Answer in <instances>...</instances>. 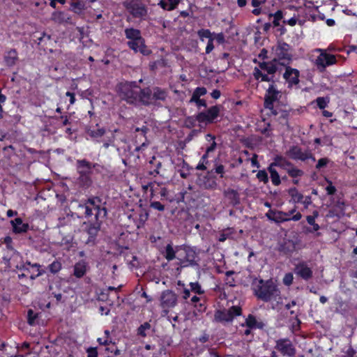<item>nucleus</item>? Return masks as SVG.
<instances>
[{"mask_svg": "<svg viewBox=\"0 0 357 357\" xmlns=\"http://www.w3.org/2000/svg\"><path fill=\"white\" fill-rule=\"evenodd\" d=\"M280 91L272 83L269 85L264 97V107L270 110L273 109V102L279 99Z\"/></svg>", "mask_w": 357, "mask_h": 357, "instance_id": "12", "label": "nucleus"}, {"mask_svg": "<svg viewBox=\"0 0 357 357\" xmlns=\"http://www.w3.org/2000/svg\"><path fill=\"white\" fill-rule=\"evenodd\" d=\"M256 176H257V178H258V180L259 181H261V182H263L264 183H267L268 182V174L266 172V170H264V169L259 170L257 172Z\"/></svg>", "mask_w": 357, "mask_h": 357, "instance_id": "46", "label": "nucleus"}, {"mask_svg": "<svg viewBox=\"0 0 357 357\" xmlns=\"http://www.w3.org/2000/svg\"><path fill=\"white\" fill-rule=\"evenodd\" d=\"M258 155L257 154H253L252 157L250 158L251 165L252 167H259V163L257 160Z\"/></svg>", "mask_w": 357, "mask_h": 357, "instance_id": "64", "label": "nucleus"}, {"mask_svg": "<svg viewBox=\"0 0 357 357\" xmlns=\"http://www.w3.org/2000/svg\"><path fill=\"white\" fill-rule=\"evenodd\" d=\"M75 214L72 213L71 215L68 214L66 217L63 218V219H59V225L63 226L66 224H67L71 218L74 217Z\"/></svg>", "mask_w": 357, "mask_h": 357, "instance_id": "61", "label": "nucleus"}, {"mask_svg": "<svg viewBox=\"0 0 357 357\" xmlns=\"http://www.w3.org/2000/svg\"><path fill=\"white\" fill-rule=\"evenodd\" d=\"M270 165H271L273 167H279L280 168H282L286 172H287V169H289L293 164L287 160L285 158L281 156V155H276L274 158L273 162H271Z\"/></svg>", "mask_w": 357, "mask_h": 357, "instance_id": "25", "label": "nucleus"}, {"mask_svg": "<svg viewBox=\"0 0 357 357\" xmlns=\"http://www.w3.org/2000/svg\"><path fill=\"white\" fill-rule=\"evenodd\" d=\"M241 307L234 305L227 310H218L215 313V321L221 323L231 322L234 317L241 314Z\"/></svg>", "mask_w": 357, "mask_h": 357, "instance_id": "6", "label": "nucleus"}, {"mask_svg": "<svg viewBox=\"0 0 357 357\" xmlns=\"http://www.w3.org/2000/svg\"><path fill=\"white\" fill-rule=\"evenodd\" d=\"M220 112V107L217 105L210 107L207 111L199 113L196 119L200 123H211L216 119Z\"/></svg>", "mask_w": 357, "mask_h": 357, "instance_id": "14", "label": "nucleus"}, {"mask_svg": "<svg viewBox=\"0 0 357 357\" xmlns=\"http://www.w3.org/2000/svg\"><path fill=\"white\" fill-rule=\"evenodd\" d=\"M328 102L329 100L328 98L318 97L316 99L317 105L321 109H325L327 107Z\"/></svg>", "mask_w": 357, "mask_h": 357, "instance_id": "45", "label": "nucleus"}, {"mask_svg": "<svg viewBox=\"0 0 357 357\" xmlns=\"http://www.w3.org/2000/svg\"><path fill=\"white\" fill-rule=\"evenodd\" d=\"M231 234V232L230 231L229 229H227V230H224L219 236L218 241L220 242H224L225 241L229 236Z\"/></svg>", "mask_w": 357, "mask_h": 357, "instance_id": "50", "label": "nucleus"}, {"mask_svg": "<svg viewBox=\"0 0 357 357\" xmlns=\"http://www.w3.org/2000/svg\"><path fill=\"white\" fill-rule=\"evenodd\" d=\"M278 250L283 255H291L296 250V243L292 240H284L280 244Z\"/></svg>", "mask_w": 357, "mask_h": 357, "instance_id": "22", "label": "nucleus"}, {"mask_svg": "<svg viewBox=\"0 0 357 357\" xmlns=\"http://www.w3.org/2000/svg\"><path fill=\"white\" fill-rule=\"evenodd\" d=\"M259 67L268 75H273L277 70L275 66L270 63L262 62L259 64Z\"/></svg>", "mask_w": 357, "mask_h": 357, "instance_id": "36", "label": "nucleus"}, {"mask_svg": "<svg viewBox=\"0 0 357 357\" xmlns=\"http://www.w3.org/2000/svg\"><path fill=\"white\" fill-rule=\"evenodd\" d=\"M200 300L201 299L199 297L194 296L190 299V303L194 305V307L197 308L198 312H203L206 310V306L203 303H198L200 301Z\"/></svg>", "mask_w": 357, "mask_h": 357, "instance_id": "37", "label": "nucleus"}, {"mask_svg": "<svg viewBox=\"0 0 357 357\" xmlns=\"http://www.w3.org/2000/svg\"><path fill=\"white\" fill-rule=\"evenodd\" d=\"M150 206L159 211H163L165 210V206L162 204L160 202L157 201L151 202L150 204Z\"/></svg>", "mask_w": 357, "mask_h": 357, "instance_id": "52", "label": "nucleus"}, {"mask_svg": "<svg viewBox=\"0 0 357 357\" xmlns=\"http://www.w3.org/2000/svg\"><path fill=\"white\" fill-rule=\"evenodd\" d=\"M38 314L35 313L33 310L29 309L27 312V321L29 325L33 326L36 323Z\"/></svg>", "mask_w": 357, "mask_h": 357, "instance_id": "42", "label": "nucleus"}, {"mask_svg": "<svg viewBox=\"0 0 357 357\" xmlns=\"http://www.w3.org/2000/svg\"><path fill=\"white\" fill-rule=\"evenodd\" d=\"M283 76L290 84H296L299 82V72L296 69L287 68Z\"/></svg>", "mask_w": 357, "mask_h": 357, "instance_id": "24", "label": "nucleus"}, {"mask_svg": "<svg viewBox=\"0 0 357 357\" xmlns=\"http://www.w3.org/2000/svg\"><path fill=\"white\" fill-rule=\"evenodd\" d=\"M228 196L233 199L234 204L239 202V197L238 192L234 190H229L227 192Z\"/></svg>", "mask_w": 357, "mask_h": 357, "instance_id": "48", "label": "nucleus"}, {"mask_svg": "<svg viewBox=\"0 0 357 357\" xmlns=\"http://www.w3.org/2000/svg\"><path fill=\"white\" fill-rule=\"evenodd\" d=\"M289 194L294 203H300L303 199V195L300 193L296 188H292L289 190Z\"/></svg>", "mask_w": 357, "mask_h": 357, "instance_id": "34", "label": "nucleus"}, {"mask_svg": "<svg viewBox=\"0 0 357 357\" xmlns=\"http://www.w3.org/2000/svg\"><path fill=\"white\" fill-rule=\"evenodd\" d=\"M10 224L13 226V231L15 234L24 233L29 229V225L27 223H23L22 219L20 218L12 220Z\"/></svg>", "mask_w": 357, "mask_h": 357, "instance_id": "23", "label": "nucleus"}, {"mask_svg": "<svg viewBox=\"0 0 357 357\" xmlns=\"http://www.w3.org/2000/svg\"><path fill=\"white\" fill-rule=\"evenodd\" d=\"M275 349L284 356L294 357L296 349L291 341L288 338H281L275 342Z\"/></svg>", "mask_w": 357, "mask_h": 357, "instance_id": "10", "label": "nucleus"}, {"mask_svg": "<svg viewBox=\"0 0 357 357\" xmlns=\"http://www.w3.org/2000/svg\"><path fill=\"white\" fill-rule=\"evenodd\" d=\"M217 183L216 181L214 180V179H211V180H208L205 183H204V188L206 189H215L217 187Z\"/></svg>", "mask_w": 357, "mask_h": 357, "instance_id": "54", "label": "nucleus"}, {"mask_svg": "<svg viewBox=\"0 0 357 357\" xmlns=\"http://www.w3.org/2000/svg\"><path fill=\"white\" fill-rule=\"evenodd\" d=\"M271 16L273 17V24L274 26H278L280 25V20L283 17V14L281 10H278L274 14L271 15Z\"/></svg>", "mask_w": 357, "mask_h": 357, "instance_id": "47", "label": "nucleus"}, {"mask_svg": "<svg viewBox=\"0 0 357 357\" xmlns=\"http://www.w3.org/2000/svg\"><path fill=\"white\" fill-rule=\"evenodd\" d=\"M86 263L84 261L82 260L75 264L73 275L77 278H81L86 274Z\"/></svg>", "mask_w": 357, "mask_h": 357, "instance_id": "26", "label": "nucleus"}, {"mask_svg": "<svg viewBox=\"0 0 357 357\" xmlns=\"http://www.w3.org/2000/svg\"><path fill=\"white\" fill-rule=\"evenodd\" d=\"M266 216L269 220L278 223L290 220L289 214L282 211H273L271 210L266 213Z\"/></svg>", "mask_w": 357, "mask_h": 357, "instance_id": "21", "label": "nucleus"}, {"mask_svg": "<svg viewBox=\"0 0 357 357\" xmlns=\"http://www.w3.org/2000/svg\"><path fill=\"white\" fill-rule=\"evenodd\" d=\"M96 166H98V164H92L85 159L77 160L76 161V169L79 175L77 180L80 186L88 188L91 185L93 169Z\"/></svg>", "mask_w": 357, "mask_h": 357, "instance_id": "3", "label": "nucleus"}, {"mask_svg": "<svg viewBox=\"0 0 357 357\" xmlns=\"http://www.w3.org/2000/svg\"><path fill=\"white\" fill-rule=\"evenodd\" d=\"M216 145H217L216 143H213L206 147V153L202 155V157L200 160V162H204L205 164H206L208 162L207 158L208 157V155L210 153L215 151V149L216 148Z\"/></svg>", "mask_w": 357, "mask_h": 357, "instance_id": "39", "label": "nucleus"}, {"mask_svg": "<svg viewBox=\"0 0 357 357\" xmlns=\"http://www.w3.org/2000/svg\"><path fill=\"white\" fill-rule=\"evenodd\" d=\"M213 37L219 44H223L225 42V36L222 33H213Z\"/></svg>", "mask_w": 357, "mask_h": 357, "instance_id": "53", "label": "nucleus"}, {"mask_svg": "<svg viewBox=\"0 0 357 357\" xmlns=\"http://www.w3.org/2000/svg\"><path fill=\"white\" fill-rule=\"evenodd\" d=\"M177 250L178 247H176V250H175L172 246V244L169 243L165 247L163 255L168 261H172L176 258V252H177Z\"/></svg>", "mask_w": 357, "mask_h": 357, "instance_id": "31", "label": "nucleus"}, {"mask_svg": "<svg viewBox=\"0 0 357 357\" xmlns=\"http://www.w3.org/2000/svg\"><path fill=\"white\" fill-rule=\"evenodd\" d=\"M61 264L59 261H54L52 264L48 266L49 271L53 273H57L61 269Z\"/></svg>", "mask_w": 357, "mask_h": 357, "instance_id": "43", "label": "nucleus"}, {"mask_svg": "<svg viewBox=\"0 0 357 357\" xmlns=\"http://www.w3.org/2000/svg\"><path fill=\"white\" fill-rule=\"evenodd\" d=\"M178 3L179 0H160L158 5L165 10H173Z\"/></svg>", "mask_w": 357, "mask_h": 357, "instance_id": "30", "label": "nucleus"}, {"mask_svg": "<svg viewBox=\"0 0 357 357\" xmlns=\"http://www.w3.org/2000/svg\"><path fill=\"white\" fill-rule=\"evenodd\" d=\"M252 289L257 298L264 302L280 303V291L272 280H264L255 278L252 282Z\"/></svg>", "mask_w": 357, "mask_h": 357, "instance_id": "2", "label": "nucleus"}, {"mask_svg": "<svg viewBox=\"0 0 357 357\" xmlns=\"http://www.w3.org/2000/svg\"><path fill=\"white\" fill-rule=\"evenodd\" d=\"M268 171L271 174L272 183L275 186L279 185L281 183L280 175L276 171V169L274 168V167H273L271 165H269L268 167Z\"/></svg>", "mask_w": 357, "mask_h": 357, "instance_id": "32", "label": "nucleus"}, {"mask_svg": "<svg viewBox=\"0 0 357 357\" xmlns=\"http://www.w3.org/2000/svg\"><path fill=\"white\" fill-rule=\"evenodd\" d=\"M87 357H98V352L96 348L90 347L86 350Z\"/></svg>", "mask_w": 357, "mask_h": 357, "instance_id": "62", "label": "nucleus"}, {"mask_svg": "<svg viewBox=\"0 0 357 357\" xmlns=\"http://www.w3.org/2000/svg\"><path fill=\"white\" fill-rule=\"evenodd\" d=\"M273 50L275 55L274 60L279 61L282 65L288 63L291 59L290 46L286 43H278Z\"/></svg>", "mask_w": 357, "mask_h": 357, "instance_id": "7", "label": "nucleus"}, {"mask_svg": "<svg viewBox=\"0 0 357 357\" xmlns=\"http://www.w3.org/2000/svg\"><path fill=\"white\" fill-rule=\"evenodd\" d=\"M293 280H294L293 274L291 273H288L284 275L282 281H283L284 284H285L287 286H289L292 284Z\"/></svg>", "mask_w": 357, "mask_h": 357, "instance_id": "49", "label": "nucleus"}, {"mask_svg": "<svg viewBox=\"0 0 357 357\" xmlns=\"http://www.w3.org/2000/svg\"><path fill=\"white\" fill-rule=\"evenodd\" d=\"M177 295L171 290H165L161 293L160 297V307L165 314L169 312V309L174 307L177 304Z\"/></svg>", "mask_w": 357, "mask_h": 357, "instance_id": "8", "label": "nucleus"}, {"mask_svg": "<svg viewBox=\"0 0 357 357\" xmlns=\"http://www.w3.org/2000/svg\"><path fill=\"white\" fill-rule=\"evenodd\" d=\"M319 215V213L317 211H314L313 212V215H308L307 216V222L309 225H313L314 222H315V219L318 217Z\"/></svg>", "mask_w": 357, "mask_h": 357, "instance_id": "58", "label": "nucleus"}, {"mask_svg": "<svg viewBox=\"0 0 357 357\" xmlns=\"http://www.w3.org/2000/svg\"><path fill=\"white\" fill-rule=\"evenodd\" d=\"M287 172L289 176L293 178L301 177L304 174L303 170L298 169L294 165L289 169H287Z\"/></svg>", "mask_w": 357, "mask_h": 357, "instance_id": "38", "label": "nucleus"}, {"mask_svg": "<svg viewBox=\"0 0 357 357\" xmlns=\"http://www.w3.org/2000/svg\"><path fill=\"white\" fill-rule=\"evenodd\" d=\"M103 220H96L93 223H91L89 225L88 227L86 228V233L89 235V238L87 240V243H91L93 242L98 231L100 229V225Z\"/></svg>", "mask_w": 357, "mask_h": 357, "instance_id": "20", "label": "nucleus"}, {"mask_svg": "<svg viewBox=\"0 0 357 357\" xmlns=\"http://www.w3.org/2000/svg\"><path fill=\"white\" fill-rule=\"evenodd\" d=\"M144 90L148 91L149 100L147 103H144V106H149L154 104L158 100H165L167 97V93L165 90L158 87H154L152 89L147 87Z\"/></svg>", "mask_w": 357, "mask_h": 357, "instance_id": "11", "label": "nucleus"}, {"mask_svg": "<svg viewBox=\"0 0 357 357\" xmlns=\"http://www.w3.org/2000/svg\"><path fill=\"white\" fill-rule=\"evenodd\" d=\"M17 59V53L15 50H10L5 57L6 63L8 66H13L15 63Z\"/></svg>", "mask_w": 357, "mask_h": 357, "instance_id": "35", "label": "nucleus"}, {"mask_svg": "<svg viewBox=\"0 0 357 357\" xmlns=\"http://www.w3.org/2000/svg\"><path fill=\"white\" fill-rule=\"evenodd\" d=\"M51 20L57 24H73L70 14L63 11H55L52 14Z\"/></svg>", "mask_w": 357, "mask_h": 357, "instance_id": "19", "label": "nucleus"}, {"mask_svg": "<svg viewBox=\"0 0 357 357\" xmlns=\"http://www.w3.org/2000/svg\"><path fill=\"white\" fill-rule=\"evenodd\" d=\"M287 154L291 159L300 160L301 161H305L308 159L309 157H311V153L310 152H303L301 149L297 146H291L287 151Z\"/></svg>", "mask_w": 357, "mask_h": 357, "instance_id": "17", "label": "nucleus"}, {"mask_svg": "<svg viewBox=\"0 0 357 357\" xmlns=\"http://www.w3.org/2000/svg\"><path fill=\"white\" fill-rule=\"evenodd\" d=\"M356 351L352 347H349L344 352L343 357H354Z\"/></svg>", "mask_w": 357, "mask_h": 357, "instance_id": "63", "label": "nucleus"}, {"mask_svg": "<svg viewBox=\"0 0 357 357\" xmlns=\"http://www.w3.org/2000/svg\"><path fill=\"white\" fill-rule=\"evenodd\" d=\"M328 162L329 160L326 158H321L318 160L316 168L317 169H320L321 168L325 167L328 163Z\"/></svg>", "mask_w": 357, "mask_h": 357, "instance_id": "57", "label": "nucleus"}, {"mask_svg": "<svg viewBox=\"0 0 357 357\" xmlns=\"http://www.w3.org/2000/svg\"><path fill=\"white\" fill-rule=\"evenodd\" d=\"M105 130L104 128H98L96 130H93L91 132V136L93 137H102L105 135Z\"/></svg>", "mask_w": 357, "mask_h": 357, "instance_id": "55", "label": "nucleus"}, {"mask_svg": "<svg viewBox=\"0 0 357 357\" xmlns=\"http://www.w3.org/2000/svg\"><path fill=\"white\" fill-rule=\"evenodd\" d=\"M190 291L197 294L202 295L204 294V289L198 282H190Z\"/></svg>", "mask_w": 357, "mask_h": 357, "instance_id": "41", "label": "nucleus"}, {"mask_svg": "<svg viewBox=\"0 0 357 357\" xmlns=\"http://www.w3.org/2000/svg\"><path fill=\"white\" fill-rule=\"evenodd\" d=\"M86 9V5L84 0L73 1L70 3V10L76 14H82Z\"/></svg>", "mask_w": 357, "mask_h": 357, "instance_id": "28", "label": "nucleus"}, {"mask_svg": "<svg viewBox=\"0 0 357 357\" xmlns=\"http://www.w3.org/2000/svg\"><path fill=\"white\" fill-rule=\"evenodd\" d=\"M127 45L135 52H140L145 56L149 55L151 53V51L145 45L144 38L136 40H129Z\"/></svg>", "mask_w": 357, "mask_h": 357, "instance_id": "15", "label": "nucleus"}, {"mask_svg": "<svg viewBox=\"0 0 357 357\" xmlns=\"http://www.w3.org/2000/svg\"><path fill=\"white\" fill-rule=\"evenodd\" d=\"M213 40H214L213 38H210V40H208V43H207L206 47V54L211 53L213 51V50L214 49Z\"/></svg>", "mask_w": 357, "mask_h": 357, "instance_id": "60", "label": "nucleus"}, {"mask_svg": "<svg viewBox=\"0 0 357 357\" xmlns=\"http://www.w3.org/2000/svg\"><path fill=\"white\" fill-rule=\"evenodd\" d=\"M28 266H30L32 269H36V275L31 274L30 276V278L31 280H35L36 278L43 275L45 273V271L44 270L40 269V265L39 264H37V263L31 264L29 261H27L26 264L22 263L20 264H18V265H17L16 268L19 270L26 271L28 272H31V271Z\"/></svg>", "mask_w": 357, "mask_h": 357, "instance_id": "18", "label": "nucleus"}, {"mask_svg": "<svg viewBox=\"0 0 357 357\" xmlns=\"http://www.w3.org/2000/svg\"><path fill=\"white\" fill-rule=\"evenodd\" d=\"M120 132L119 129H115L113 132L111 133L110 137H107V139H106L108 142L111 144L112 146H114V141L117 137V135Z\"/></svg>", "mask_w": 357, "mask_h": 357, "instance_id": "51", "label": "nucleus"}, {"mask_svg": "<svg viewBox=\"0 0 357 357\" xmlns=\"http://www.w3.org/2000/svg\"><path fill=\"white\" fill-rule=\"evenodd\" d=\"M294 273L305 280H309L313 276L312 267L305 261H301L296 264Z\"/></svg>", "mask_w": 357, "mask_h": 357, "instance_id": "13", "label": "nucleus"}, {"mask_svg": "<svg viewBox=\"0 0 357 357\" xmlns=\"http://www.w3.org/2000/svg\"><path fill=\"white\" fill-rule=\"evenodd\" d=\"M207 91L205 87H197L195 89L194 93L195 96H198L199 97L204 96L206 93Z\"/></svg>", "mask_w": 357, "mask_h": 357, "instance_id": "59", "label": "nucleus"}, {"mask_svg": "<svg viewBox=\"0 0 357 357\" xmlns=\"http://www.w3.org/2000/svg\"><path fill=\"white\" fill-rule=\"evenodd\" d=\"M327 182L328 183V185L326 188V190L327 192V194L329 195H333L336 192V188L334 185H333L332 182L331 181L327 180Z\"/></svg>", "mask_w": 357, "mask_h": 357, "instance_id": "56", "label": "nucleus"}, {"mask_svg": "<svg viewBox=\"0 0 357 357\" xmlns=\"http://www.w3.org/2000/svg\"><path fill=\"white\" fill-rule=\"evenodd\" d=\"M185 257L183 258L178 257L179 264L181 267H187L188 266H195L196 264L195 259L197 257L196 252L192 248H185Z\"/></svg>", "mask_w": 357, "mask_h": 357, "instance_id": "16", "label": "nucleus"}, {"mask_svg": "<svg viewBox=\"0 0 357 357\" xmlns=\"http://www.w3.org/2000/svg\"><path fill=\"white\" fill-rule=\"evenodd\" d=\"M244 326L250 328H261L263 327V324L258 322L252 314H249L245 319V324H242V326Z\"/></svg>", "mask_w": 357, "mask_h": 357, "instance_id": "27", "label": "nucleus"}, {"mask_svg": "<svg viewBox=\"0 0 357 357\" xmlns=\"http://www.w3.org/2000/svg\"><path fill=\"white\" fill-rule=\"evenodd\" d=\"M125 35L126 38L129 39L130 40H136L143 38L141 36L140 31L134 28L126 29Z\"/></svg>", "mask_w": 357, "mask_h": 357, "instance_id": "29", "label": "nucleus"}, {"mask_svg": "<svg viewBox=\"0 0 357 357\" xmlns=\"http://www.w3.org/2000/svg\"><path fill=\"white\" fill-rule=\"evenodd\" d=\"M253 75L257 80H261L262 82H271L272 77H269L268 74L263 73L259 68H255Z\"/></svg>", "mask_w": 357, "mask_h": 357, "instance_id": "33", "label": "nucleus"}, {"mask_svg": "<svg viewBox=\"0 0 357 357\" xmlns=\"http://www.w3.org/2000/svg\"><path fill=\"white\" fill-rule=\"evenodd\" d=\"M315 51L320 52V54L315 60V65L319 71L322 72L326 67L336 63L337 60L334 55L326 53L322 49H317Z\"/></svg>", "mask_w": 357, "mask_h": 357, "instance_id": "9", "label": "nucleus"}, {"mask_svg": "<svg viewBox=\"0 0 357 357\" xmlns=\"http://www.w3.org/2000/svg\"><path fill=\"white\" fill-rule=\"evenodd\" d=\"M197 35L202 41H204V38H213V33L209 29H202L197 31Z\"/></svg>", "mask_w": 357, "mask_h": 357, "instance_id": "40", "label": "nucleus"}, {"mask_svg": "<svg viewBox=\"0 0 357 357\" xmlns=\"http://www.w3.org/2000/svg\"><path fill=\"white\" fill-rule=\"evenodd\" d=\"M123 6L134 18L144 20L148 16V8L142 0H124Z\"/></svg>", "mask_w": 357, "mask_h": 357, "instance_id": "5", "label": "nucleus"}, {"mask_svg": "<svg viewBox=\"0 0 357 357\" xmlns=\"http://www.w3.org/2000/svg\"><path fill=\"white\" fill-rule=\"evenodd\" d=\"M101 199L99 197H93L89 199L84 204L79 205V207L84 209L86 218L91 217L96 211L95 218L96 220H104L107 214L105 207H101Z\"/></svg>", "mask_w": 357, "mask_h": 357, "instance_id": "4", "label": "nucleus"}, {"mask_svg": "<svg viewBox=\"0 0 357 357\" xmlns=\"http://www.w3.org/2000/svg\"><path fill=\"white\" fill-rule=\"evenodd\" d=\"M118 93L130 105L140 106L148 102V91L139 87L136 82H121L118 85Z\"/></svg>", "mask_w": 357, "mask_h": 357, "instance_id": "1", "label": "nucleus"}, {"mask_svg": "<svg viewBox=\"0 0 357 357\" xmlns=\"http://www.w3.org/2000/svg\"><path fill=\"white\" fill-rule=\"evenodd\" d=\"M150 324L148 322H145L137 328V335L144 337L146 336V331L150 330Z\"/></svg>", "mask_w": 357, "mask_h": 357, "instance_id": "44", "label": "nucleus"}]
</instances>
